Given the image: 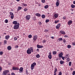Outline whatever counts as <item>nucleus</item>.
Masks as SVG:
<instances>
[{
  "instance_id": "obj_4",
  "label": "nucleus",
  "mask_w": 75,
  "mask_h": 75,
  "mask_svg": "<svg viewBox=\"0 0 75 75\" xmlns=\"http://www.w3.org/2000/svg\"><path fill=\"white\" fill-rule=\"evenodd\" d=\"M38 38V36L37 35H35L33 36V40H34V41H35L37 40Z\"/></svg>"
},
{
  "instance_id": "obj_49",
  "label": "nucleus",
  "mask_w": 75,
  "mask_h": 75,
  "mask_svg": "<svg viewBox=\"0 0 75 75\" xmlns=\"http://www.w3.org/2000/svg\"><path fill=\"white\" fill-rule=\"evenodd\" d=\"M63 20H65V19H66V16H64L63 17Z\"/></svg>"
},
{
  "instance_id": "obj_25",
  "label": "nucleus",
  "mask_w": 75,
  "mask_h": 75,
  "mask_svg": "<svg viewBox=\"0 0 75 75\" xmlns=\"http://www.w3.org/2000/svg\"><path fill=\"white\" fill-rule=\"evenodd\" d=\"M20 71H23V68L22 67H21L19 69Z\"/></svg>"
},
{
  "instance_id": "obj_47",
  "label": "nucleus",
  "mask_w": 75,
  "mask_h": 75,
  "mask_svg": "<svg viewBox=\"0 0 75 75\" xmlns=\"http://www.w3.org/2000/svg\"><path fill=\"white\" fill-rule=\"evenodd\" d=\"M59 75H62V72L60 71L59 73Z\"/></svg>"
},
{
  "instance_id": "obj_28",
  "label": "nucleus",
  "mask_w": 75,
  "mask_h": 75,
  "mask_svg": "<svg viewBox=\"0 0 75 75\" xmlns=\"http://www.w3.org/2000/svg\"><path fill=\"white\" fill-rule=\"evenodd\" d=\"M48 7H49V6L47 5H46L44 7L45 8H48Z\"/></svg>"
},
{
  "instance_id": "obj_45",
  "label": "nucleus",
  "mask_w": 75,
  "mask_h": 75,
  "mask_svg": "<svg viewBox=\"0 0 75 75\" xmlns=\"http://www.w3.org/2000/svg\"><path fill=\"white\" fill-rule=\"evenodd\" d=\"M13 18H14V15H12L11 16V19H13Z\"/></svg>"
},
{
  "instance_id": "obj_22",
  "label": "nucleus",
  "mask_w": 75,
  "mask_h": 75,
  "mask_svg": "<svg viewBox=\"0 0 75 75\" xmlns=\"http://www.w3.org/2000/svg\"><path fill=\"white\" fill-rule=\"evenodd\" d=\"M60 63L61 64H64V61L61 60L60 62Z\"/></svg>"
},
{
  "instance_id": "obj_44",
  "label": "nucleus",
  "mask_w": 75,
  "mask_h": 75,
  "mask_svg": "<svg viewBox=\"0 0 75 75\" xmlns=\"http://www.w3.org/2000/svg\"><path fill=\"white\" fill-rule=\"evenodd\" d=\"M61 58H62V59L63 60H64V59H65V57L62 56L61 57Z\"/></svg>"
},
{
  "instance_id": "obj_56",
  "label": "nucleus",
  "mask_w": 75,
  "mask_h": 75,
  "mask_svg": "<svg viewBox=\"0 0 75 75\" xmlns=\"http://www.w3.org/2000/svg\"><path fill=\"white\" fill-rule=\"evenodd\" d=\"M64 37H66V38H68V36L67 35H65L64 36Z\"/></svg>"
},
{
  "instance_id": "obj_54",
  "label": "nucleus",
  "mask_w": 75,
  "mask_h": 75,
  "mask_svg": "<svg viewBox=\"0 0 75 75\" xmlns=\"http://www.w3.org/2000/svg\"><path fill=\"white\" fill-rule=\"evenodd\" d=\"M45 42H46V41H45V40H44L43 41V43H45Z\"/></svg>"
},
{
  "instance_id": "obj_21",
  "label": "nucleus",
  "mask_w": 75,
  "mask_h": 75,
  "mask_svg": "<svg viewBox=\"0 0 75 75\" xmlns=\"http://www.w3.org/2000/svg\"><path fill=\"white\" fill-rule=\"evenodd\" d=\"M22 8V7L21 6H19L18 7V9H17V11H19V10H21Z\"/></svg>"
},
{
  "instance_id": "obj_10",
  "label": "nucleus",
  "mask_w": 75,
  "mask_h": 75,
  "mask_svg": "<svg viewBox=\"0 0 75 75\" xmlns=\"http://www.w3.org/2000/svg\"><path fill=\"white\" fill-rule=\"evenodd\" d=\"M59 0H57V2L56 3V5L57 6V7H58V6H59Z\"/></svg>"
},
{
  "instance_id": "obj_60",
  "label": "nucleus",
  "mask_w": 75,
  "mask_h": 75,
  "mask_svg": "<svg viewBox=\"0 0 75 75\" xmlns=\"http://www.w3.org/2000/svg\"><path fill=\"white\" fill-rule=\"evenodd\" d=\"M37 52H39V49H37L36 50Z\"/></svg>"
},
{
  "instance_id": "obj_39",
  "label": "nucleus",
  "mask_w": 75,
  "mask_h": 75,
  "mask_svg": "<svg viewBox=\"0 0 75 75\" xmlns=\"http://www.w3.org/2000/svg\"><path fill=\"white\" fill-rule=\"evenodd\" d=\"M41 1L43 3H45V0H42Z\"/></svg>"
},
{
  "instance_id": "obj_36",
  "label": "nucleus",
  "mask_w": 75,
  "mask_h": 75,
  "mask_svg": "<svg viewBox=\"0 0 75 75\" xmlns=\"http://www.w3.org/2000/svg\"><path fill=\"white\" fill-rule=\"evenodd\" d=\"M72 64V62H70L69 63V66H71V65Z\"/></svg>"
},
{
  "instance_id": "obj_34",
  "label": "nucleus",
  "mask_w": 75,
  "mask_h": 75,
  "mask_svg": "<svg viewBox=\"0 0 75 75\" xmlns=\"http://www.w3.org/2000/svg\"><path fill=\"white\" fill-rule=\"evenodd\" d=\"M10 14L11 16L14 15V14H13V13H12L11 12H10Z\"/></svg>"
},
{
  "instance_id": "obj_43",
  "label": "nucleus",
  "mask_w": 75,
  "mask_h": 75,
  "mask_svg": "<svg viewBox=\"0 0 75 75\" xmlns=\"http://www.w3.org/2000/svg\"><path fill=\"white\" fill-rule=\"evenodd\" d=\"M3 52H0V55H3Z\"/></svg>"
},
{
  "instance_id": "obj_12",
  "label": "nucleus",
  "mask_w": 75,
  "mask_h": 75,
  "mask_svg": "<svg viewBox=\"0 0 75 75\" xmlns=\"http://www.w3.org/2000/svg\"><path fill=\"white\" fill-rule=\"evenodd\" d=\"M58 16H59L58 13L55 14L54 15V17L55 18H57L58 17Z\"/></svg>"
},
{
  "instance_id": "obj_30",
  "label": "nucleus",
  "mask_w": 75,
  "mask_h": 75,
  "mask_svg": "<svg viewBox=\"0 0 75 75\" xmlns=\"http://www.w3.org/2000/svg\"><path fill=\"white\" fill-rule=\"evenodd\" d=\"M28 37L29 38H32V35H28Z\"/></svg>"
},
{
  "instance_id": "obj_17",
  "label": "nucleus",
  "mask_w": 75,
  "mask_h": 75,
  "mask_svg": "<svg viewBox=\"0 0 75 75\" xmlns=\"http://www.w3.org/2000/svg\"><path fill=\"white\" fill-rule=\"evenodd\" d=\"M72 23V21H69L68 22V25H71V24Z\"/></svg>"
},
{
  "instance_id": "obj_6",
  "label": "nucleus",
  "mask_w": 75,
  "mask_h": 75,
  "mask_svg": "<svg viewBox=\"0 0 75 75\" xmlns=\"http://www.w3.org/2000/svg\"><path fill=\"white\" fill-rule=\"evenodd\" d=\"M60 33L61 34H63V35H65V34H66L65 32L62 30L60 31Z\"/></svg>"
},
{
  "instance_id": "obj_26",
  "label": "nucleus",
  "mask_w": 75,
  "mask_h": 75,
  "mask_svg": "<svg viewBox=\"0 0 75 75\" xmlns=\"http://www.w3.org/2000/svg\"><path fill=\"white\" fill-rule=\"evenodd\" d=\"M42 18H45V14H43L42 15Z\"/></svg>"
},
{
  "instance_id": "obj_53",
  "label": "nucleus",
  "mask_w": 75,
  "mask_h": 75,
  "mask_svg": "<svg viewBox=\"0 0 75 75\" xmlns=\"http://www.w3.org/2000/svg\"><path fill=\"white\" fill-rule=\"evenodd\" d=\"M73 45H75V42H74L72 43Z\"/></svg>"
},
{
  "instance_id": "obj_61",
  "label": "nucleus",
  "mask_w": 75,
  "mask_h": 75,
  "mask_svg": "<svg viewBox=\"0 0 75 75\" xmlns=\"http://www.w3.org/2000/svg\"><path fill=\"white\" fill-rule=\"evenodd\" d=\"M51 38L52 39H54V37H53V36L51 37Z\"/></svg>"
},
{
  "instance_id": "obj_42",
  "label": "nucleus",
  "mask_w": 75,
  "mask_h": 75,
  "mask_svg": "<svg viewBox=\"0 0 75 75\" xmlns=\"http://www.w3.org/2000/svg\"><path fill=\"white\" fill-rule=\"evenodd\" d=\"M38 24L40 25H41L42 24V23L41 22H39L38 23Z\"/></svg>"
},
{
  "instance_id": "obj_41",
  "label": "nucleus",
  "mask_w": 75,
  "mask_h": 75,
  "mask_svg": "<svg viewBox=\"0 0 75 75\" xmlns=\"http://www.w3.org/2000/svg\"><path fill=\"white\" fill-rule=\"evenodd\" d=\"M59 20H57V21H55V24H57V23H58V22H59Z\"/></svg>"
},
{
  "instance_id": "obj_58",
  "label": "nucleus",
  "mask_w": 75,
  "mask_h": 75,
  "mask_svg": "<svg viewBox=\"0 0 75 75\" xmlns=\"http://www.w3.org/2000/svg\"><path fill=\"white\" fill-rule=\"evenodd\" d=\"M2 70V67H0V71H1Z\"/></svg>"
},
{
  "instance_id": "obj_40",
  "label": "nucleus",
  "mask_w": 75,
  "mask_h": 75,
  "mask_svg": "<svg viewBox=\"0 0 75 75\" xmlns=\"http://www.w3.org/2000/svg\"><path fill=\"white\" fill-rule=\"evenodd\" d=\"M46 23H48L50 22V20L49 19H47L46 20Z\"/></svg>"
},
{
  "instance_id": "obj_33",
  "label": "nucleus",
  "mask_w": 75,
  "mask_h": 75,
  "mask_svg": "<svg viewBox=\"0 0 75 75\" xmlns=\"http://www.w3.org/2000/svg\"><path fill=\"white\" fill-rule=\"evenodd\" d=\"M62 38H60L58 39V40L59 41H62Z\"/></svg>"
},
{
  "instance_id": "obj_11",
  "label": "nucleus",
  "mask_w": 75,
  "mask_h": 75,
  "mask_svg": "<svg viewBox=\"0 0 75 75\" xmlns=\"http://www.w3.org/2000/svg\"><path fill=\"white\" fill-rule=\"evenodd\" d=\"M37 47L38 48H43V46L39 45H37Z\"/></svg>"
},
{
  "instance_id": "obj_55",
  "label": "nucleus",
  "mask_w": 75,
  "mask_h": 75,
  "mask_svg": "<svg viewBox=\"0 0 75 75\" xmlns=\"http://www.w3.org/2000/svg\"><path fill=\"white\" fill-rule=\"evenodd\" d=\"M17 40V38H14V40H15V41H16V40Z\"/></svg>"
},
{
  "instance_id": "obj_3",
  "label": "nucleus",
  "mask_w": 75,
  "mask_h": 75,
  "mask_svg": "<svg viewBox=\"0 0 75 75\" xmlns=\"http://www.w3.org/2000/svg\"><path fill=\"white\" fill-rule=\"evenodd\" d=\"M9 72V71L5 70L3 71V75H6Z\"/></svg>"
},
{
  "instance_id": "obj_23",
  "label": "nucleus",
  "mask_w": 75,
  "mask_h": 75,
  "mask_svg": "<svg viewBox=\"0 0 75 75\" xmlns=\"http://www.w3.org/2000/svg\"><path fill=\"white\" fill-rule=\"evenodd\" d=\"M67 62H68L69 61H70V58L68 57L66 59Z\"/></svg>"
},
{
  "instance_id": "obj_13",
  "label": "nucleus",
  "mask_w": 75,
  "mask_h": 75,
  "mask_svg": "<svg viewBox=\"0 0 75 75\" xmlns=\"http://www.w3.org/2000/svg\"><path fill=\"white\" fill-rule=\"evenodd\" d=\"M12 23L13 24H15V25H16V24H17L18 23L19 24V23H17V21H14Z\"/></svg>"
},
{
  "instance_id": "obj_64",
  "label": "nucleus",
  "mask_w": 75,
  "mask_h": 75,
  "mask_svg": "<svg viewBox=\"0 0 75 75\" xmlns=\"http://www.w3.org/2000/svg\"><path fill=\"white\" fill-rule=\"evenodd\" d=\"M73 4H75V1H73Z\"/></svg>"
},
{
  "instance_id": "obj_35",
  "label": "nucleus",
  "mask_w": 75,
  "mask_h": 75,
  "mask_svg": "<svg viewBox=\"0 0 75 75\" xmlns=\"http://www.w3.org/2000/svg\"><path fill=\"white\" fill-rule=\"evenodd\" d=\"M57 68L55 67V69H54V72H57Z\"/></svg>"
},
{
  "instance_id": "obj_18",
  "label": "nucleus",
  "mask_w": 75,
  "mask_h": 75,
  "mask_svg": "<svg viewBox=\"0 0 75 75\" xmlns=\"http://www.w3.org/2000/svg\"><path fill=\"white\" fill-rule=\"evenodd\" d=\"M7 48L8 50H11V47L9 46L7 47Z\"/></svg>"
},
{
  "instance_id": "obj_24",
  "label": "nucleus",
  "mask_w": 75,
  "mask_h": 75,
  "mask_svg": "<svg viewBox=\"0 0 75 75\" xmlns=\"http://www.w3.org/2000/svg\"><path fill=\"white\" fill-rule=\"evenodd\" d=\"M71 8H75V6L73 4H72L71 5Z\"/></svg>"
},
{
  "instance_id": "obj_7",
  "label": "nucleus",
  "mask_w": 75,
  "mask_h": 75,
  "mask_svg": "<svg viewBox=\"0 0 75 75\" xmlns=\"http://www.w3.org/2000/svg\"><path fill=\"white\" fill-rule=\"evenodd\" d=\"M13 70H19V68L18 67H12Z\"/></svg>"
},
{
  "instance_id": "obj_8",
  "label": "nucleus",
  "mask_w": 75,
  "mask_h": 75,
  "mask_svg": "<svg viewBox=\"0 0 75 75\" xmlns=\"http://www.w3.org/2000/svg\"><path fill=\"white\" fill-rule=\"evenodd\" d=\"M31 50H30L29 49H28L27 51V53L28 54H30L31 53Z\"/></svg>"
},
{
  "instance_id": "obj_38",
  "label": "nucleus",
  "mask_w": 75,
  "mask_h": 75,
  "mask_svg": "<svg viewBox=\"0 0 75 75\" xmlns=\"http://www.w3.org/2000/svg\"><path fill=\"white\" fill-rule=\"evenodd\" d=\"M24 11H27L28 10V9H27V8H25L24 9Z\"/></svg>"
},
{
  "instance_id": "obj_62",
  "label": "nucleus",
  "mask_w": 75,
  "mask_h": 75,
  "mask_svg": "<svg viewBox=\"0 0 75 75\" xmlns=\"http://www.w3.org/2000/svg\"><path fill=\"white\" fill-rule=\"evenodd\" d=\"M16 48H18V45L16 46Z\"/></svg>"
},
{
  "instance_id": "obj_14",
  "label": "nucleus",
  "mask_w": 75,
  "mask_h": 75,
  "mask_svg": "<svg viewBox=\"0 0 75 75\" xmlns=\"http://www.w3.org/2000/svg\"><path fill=\"white\" fill-rule=\"evenodd\" d=\"M62 55H63V53L61 52L59 54V58H61V57H62Z\"/></svg>"
},
{
  "instance_id": "obj_2",
  "label": "nucleus",
  "mask_w": 75,
  "mask_h": 75,
  "mask_svg": "<svg viewBox=\"0 0 75 75\" xmlns=\"http://www.w3.org/2000/svg\"><path fill=\"white\" fill-rule=\"evenodd\" d=\"M36 65V63L34 62L31 65V70H33L34 68V67Z\"/></svg>"
},
{
  "instance_id": "obj_16",
  "label": "nucleus",
  "mask_w": 75,
  "mask_h": 75,
  "mask_svg": "<svg viewBox=\"0 0 75 75\" xmlns=\"http://www.w3.org/2000/svg\"><path fill=\"white\" fill-rule=\"evenodd\" d=\"M29 49L32 52H34V50H34V47H31L30 48H29Z\"/></svg>"
},
{
  "instance_id": "obj_19",
  "label": "nucleus",
  "mask_w": 75,
  "mask_h": 75,
  "mask_svg": "<svg viewBox=\"0 0 75 75\" xmlns=\"http://www.w3.org/2000/svg\"><path fill=\"white\" fill-rule=\"evenodd\" d=\"M9 38H10V36L8 35H6L5 36V39L6 40H8V39H9Z\"/></svg>"
},
{
  "instance_id": "obj_29",
  "label": "nucleus",
  "mask_w": 75,
  "mask_h": 75,
  "mask_svg": "<svg viewBox=\"0 0 75 75\" xmlns=\"http://www.w3.org/2000/svg\"><path fill=\"white\" fill-rule=\"evenodd\" d=\"M52 52L53 55H56V54H57V52L55 51H53Z\"/></svg>"
},
{
  "instance_id": "obj_37",
  "label": "nucleus",
  "mask_w": 75,
  "mask_h": 75,
  "mask_svg": "<svg viewBox=\"0 0 75 75\" xmlns=\"http://www.w3.org/2000/svg\"><path fill=\"white\" fill-rule=\"evenodd\" d=\"M4 44H7V41L6 40H4Z\"/></svg>"
},
{
  "instance_id": "obj_27",
  "label": "nucleus",
  "mask_w": 75,
  "mask_h": 75,
  "mask_svg": "<svg viewBox=\"0 0 75 75\" xmlns=\"http://www.w3.org/2000/svg\"><path fill=\"white\" fill-rule=\"evenodd\" d=\"M48 58L50 59H51V58H52V55H49L48 56Z\"/></svg>"
},
{
  "instance_id": "obj_15",
  "label": "nucleus",
  "mask_w": 75,
  "mask_h": 75,
  "mask_svg": "<svg viewBox=\"0 0 75 75\" xmlns=\"http://www.w3.org/2000/svg\"><path fill=\"white\" fill-rule=\"evenodd\" d=\"M35 16H37V17H41V14H40V13H35Z\"/></svg>"
},
{
  "instance_id": "obj_9",
  "label": "nucleus",
  "mask_w": 75,
  "mask_h": 75,
  "mask_svg": "<svg viewBox=\"0 0 75 75\" xmlns=\"http://www.w3.org/2000/svg\"><path fill=\"white\" fill-rule=\"evenodd\" d=\"M61 27V24L59 23L56 26L57 29H58H58L59 28V27Z\"/></svg>"
},
{
  "instance_id": "obj_50",
  "label": "nucleus",
  "mask_w": 75,
  "mask_h": 75,
  "mask_svg": "<svg viewBox=\"0 0 75 75\" xmlns=\"http://www.w3.org/2000/svg\"><path fill=\"white\" fill-rule=\"evenodd\" d=\"M35 18H35V17H33V20H34V21H35L36 20V19H35Z\"/></svg>"
},
{
  "instance_id": "obj_1",
  "label": "nucleus",
  "mask_w": 75,
  "mask_h": 75,
  "mask_svg": "<svg viewBox=\"0 0 75 75\" xmlns=\"http://www.w3.org/2000/svg\"><path fill=\"white\" fill-rule=\"evenodd\" d=\"M19 25H20V23H17V24L15 25L13 27L14 29L17 30L19 28Z\"/></svg>"
},
{
  "instance_id": "obj_59",
  "label": "nucleus",
  "mask_w": 75,
  "mask_h": 75,
  "mask_svg": "<svg viewBox=\"0 0 75 75\" xmlns=\"http://www.w3.org/2000/svg\"><path fill=\"white\" fill-rule=\"evenodd\" d=\"M67 57H69V56H65V59H67Z\"/></svg>"
},
{
  "instance_id": "obj_48",
  "label": "nucleus",
  "mask_w": 75,
  "mask_h": 75,
  "mask_svg": "<svg viewBox=\"0 0 75 75\" xmlns=\"http://www.w3.org/2000/svg\"><path fill=\"white\" fill-rule=\"evenodd\" d=\"M48 31V30L45 29V33H47Z\"/></svg>"
},
{
  "instance_id": "obj_31",
  "label": "nucleus",
  "mask_w": 75,
  "mask_h": 75,
  "mask_svg": "<svg viewBox=\"0 0 75 75\" xmlns=\"http://www.w3.org/2000/svg\"><path fill=\"white\" fill-rule=\"evenodd\" d=\"M36 58H39L40 57V55L39 54H38L36 55Z\"/></svg>"
},
{
  "instance_id": "obj_20",
  "label": "nucleus",
  "mask_w": 75,
  "mask_h": 75,
  "mask_svg": "<svg viewBox=\"0 0 75 75\" xmlns=\"http://www.w3.org/2000/svg\"><path fill=\"white\" fill-rule=\"evenodd\" d=\"M22 5V6H25V7H26L27 6V4L24 3H22L21 4Z\"/></svg>"
},
{
  "instance_id": "obj_63",
  "label": "nucleus",
  "mask_w": 75,
  "mask_h": 75,
  "mask_svg": "<svg viewBox=\"0 0 75 75\" xmlns=\"http://www.w3.org/2000/svg\"><path fill=\"white\" fill-rule=\"evenodd\" d=\"M56 72H54V75H56Z\"/></svg>"
},
{
  "instance_id": "obj_57",
  "label": "nucleus",
  "mask_w": 75,
  "mask_h": 75,
  "mask_svg": "<svg viewBox=\"0 0 75 75\" xmlns=\"http://www.w3.org/2000/svg\"><path fill=\"white\" fill-rule=\"evenodd\" d=\"M11 75H15V74H14V73L12 72V73L11 74Z\"/></svg>"
},
{
  "instance_id": "obj_51",
  "label": "nucleus",
  "mask_w": 75,
  "mask_h": 75,
  "mask_svg": "<svg viewBox=\"0 0 75 75\" xmlns=\"http://www.w3.org/2000/svg\"><path fill=\"white\" fill-rule=\"evenodd\" d=\"M25 73L26 74H27L28 75V71H27V70H26Z\"/></svg>"
},
{
  "instance_id": "obj_46",
  "label": "nucleus",
  "mask_w": 75,
  "mask_h": 75,
  "mask_svg": "<svg viewBox=\"0 0 75 75\" xmlns=\"http://www.w3.org/2000/svg\"><path fill=\"white\" fill-rule=\"evenodd\" d=\"M72 75H75V71H74L73 72V73H72Z\"/></svg>"
},
{
  "instance_id": "obj_52",
  "label": "nucleus",
  "mask_w": 75,
  "mask_h": 75,
  "mask_svg": "<svg viewBox=\"0 0 75 75\" xmlns=\"http://www.w3.org/2000/svg\"><path fill=\"white\" fill-rule=\"evenodd\" d=\"M5 23H8V20L7 19L5 20Z\"/></svg>"
},
{
  "instance_id": "obj_5",
  "label": "nucleus",
  "mask_w": 75,
  "mask_h": 75,
  "mask_svg": "<svg viewBox=\"0 0 75 75\" xmlns=\"http://www.w3.org/2000/svg\"><path fill=\"white\" fill-rule=\"evenodd\" d=\"M31 16L30 15H27L26 16V18L27 20L29 21V20L30 19Z\"/></svg>"
},
{
  "instance_id": "obj_32",
  "label": "nucleus",
  "mask_w": 75,
  "mask_h": 75,
  "mask_svg": "<svg viewBox=\"0 0 75 75\" xmlns=\"http://www.w3.org/2000/svg\"><path fill=\"white\" fill-rule=\"evenodd\" d=\"M67 48H71V45H67Z\"/></svg>"
}]
</instances>
